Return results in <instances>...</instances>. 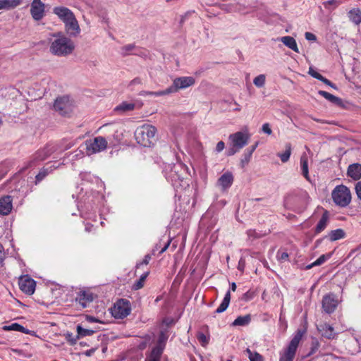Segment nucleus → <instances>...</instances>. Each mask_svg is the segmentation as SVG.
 I'll return each instance as SVG.
<instances>
[{
  "label": "nucleus",
  "mask_w": 361,
  "mask_h": 361,
  "mask_svg": "<svg viewBox=\"0 0 361 361\" xmlns=\"http://www.w3.org/2000/svg\"><path fill=\"white\" fill-rule=\"evenodd\" d=\"M277 257L279 260H286L288 257V254L286 252L278 251Z\"/></svg>",
  "instance_id": "8fccbe9b"
},
{
  "label": "nucleus",
  "mask_w": 361,
  "mask_h": 361,
  "mask_svg": "<svg viewBox=\"0 0 361 361\" xmlns=\"http://www.w3.org/2000/svg\"><path fill=\"white\" fill-rule=\"evenodd\" d=\"M134 48H135L134 44H130L125 45L121 48V54L123 56H126V55L129 54V53L130 51H132L134 49Z\"/></svg>",
  "instance_id": "c03bdc74"
},
{
  "label": "nucleus",
  "mask_w": 361,
  "mask_h": 361,
  "mask_svg": "<svg viewBox=\"0 0 361 361\" xmlns=\"http://www.w3.org/2000/svg\"><path fill=\"white\" fill-rule=\"evenodd\" d=\"M53 36L56 38L51 42L49 47V51L52 54L57 56H66L73 52L75 46L70 38L61 33L54 34Z\"/></svg>",
  "instance_id": "f257e3e1"
},
{
  "label": "nucleus",
  "mask_w": 361,
  "mask_h": 361,
  "mask_svg": "<svg viewBox=\"0 0 361 361\" xmlns=\"http://www.w3.org/2000/svg\"><path fill=\"white\" fill-rule=\"evenodd\" d=\"M230 300H231V293H230V291L228 290L226 293L223 301L221 302L220 305L218 307V308L216 310L215 312L219 314V313L224 312L228 308L229 303H230Z\"/></svg>",
  "instance_id": "bb28decb"
},
{
  "label": "nucleus",
  "mask_w": 361,
  "mask_h": 361,
  "mask_svg": "<svg viewBox=\"0 0 361 361\" xmlns=\"http://www.w3.org/2000/svg\"><path fill=\"white\" fill-rule=\"evenodd\" d=\"M93 300L94 295L89 290H80L75 298V301L78 302L82 308L86 307Z\"/></svg>",
  "instance_id": "4468645a"
},
{
  "label": "nucleus",
  "mask_w": 361,
  "mask_h": 361,
  "mask_svg": "<svg viewBox=\"0 0 361 361\" xmlns=\"http://www.w3.org/2000/svg\"><path fill=\"white\" fill-rule=\"evenodd\" d=\"M140 95L145 96V95H154L156 97H160V96H164L166 94H169V92H168V88H166L164 90L162 91H157V92H149V91H142L140 94Z\"/></svg>",
  "instance_id": "e433bc0d"
},
{
  "label": "nucleus",
  "mask_w": 361,
  "mask_h": 361,
  "mask_svg": "<svg viewBox=\"0 0 361 361\" xmlns=\"http://www.w3.org/2000/svg\"><path fill=\"white\" fill-rule=\"evenodd\" d=\"M239 150H237V148H233V147H232L228 152V156H231V155H233L234 154H235L237 152H238Z\"/></svg>",
  "instance_id": "052dcab7"
},
{
  "label": "nucleus",
  "mask_w": 361,
  "mask_h": 361,
  "mask_svg": "<svg viewBox=\"0 0 361 361\" xmlns=\"http://www.w3.org/2000/svg\"><path fill=\"white\" fill-rule=\"evenodd\" d=\"M170 244V242H168L165 246L161 249V250L160 251V253H163L164 252H165L166 250V249L168 248L169 245Z\"/></svg>",
  "instance_id": "69168bd1"
},
{
  "label": "nucleus",
  "mask_w": 361,
  "mask_h": 361,
  "mask_svg": "<svg viewBox=\"0 0 361 361\" xmlns=\"http://www.w3.org/2000/svg\"><path fill=\"white\" fill-rule=\"evenodd\" d=\"M280 41L283 43L287 47L290 48L293 51L298 53L299 49L296 43L295 39L290 36L282 37Z\"/></svg>",
  "instance_id": "4be33fe9"
},
{
  "label": "nucleus",
  "mask_w": 361,
  "mask_h": 361,
  "mask_svg": "<svg viewBox=\"0 0 361 361\" xmlns=\"http://www.w3.org/2000/svg\"><path fill=\"white\" fill-rule=\"evenodd\" d=\"M344 235L345 233L342 229H336L331 231L329 234V238L331 241H335L341 238H343Z\"/></svg>",
  "instance_id": "2f4dec72"
},
{
  "label": "nucleus",
  "mask_w": 361,
  "mask_h": 361,
  "mask_svg": "<svg viewBox=\"0 0 361 361\" xmlns=\"http://www.w3.org/2000/svg\"><path fill=\"white\" fill-rule=\"evenodd\" d=\"M54 14H56L63 23L69 20L72 17L74 16L73 13L66 7L58 6L55 7L53 10Z\"/></svg>",
  "instance_id": "dca6fc26"
},
{
  "label": "nucleus",
  "mask_w": 361,
  "mask_h": 361,
  "mask_svg": "<svg viewBox=\"0 0 361 361\" xmlns=\"http://www.w3.org/2000/svg\"><path fill=\"white\" fill-rule=\"evenodd\" d=\"M225 147V144L223 141H219L216 147V151L217 152H221Z\"/></svg>",
  "instance_id": "864d4df0"
},
{
  "label": "nucleus",
  "mask_w": 361,
  "mask_h": 361,
  "mask_svg": "<svg viewBox=\"0 0 361 361\" xmlns=\"http://www.w3.org/2000/svg\"><path fill=\"white\" fill-rule=\"evenodd\" d=\"M78 336H86L92 335L94 331L91 329H84L80 325L77 326Z\"/></svg>",
  "instance_id": "4c0bfd02"
},
{
  "label": "nucleus",
  "mask_w": 361,
  "mask_h": 361,
  "mask_svg": "<svg viewBox=\"0 0 361 361\" xmlns=\"http://www.w3.org/2000/svg\"><path fill=\"white\" fill-rule=\"evenodd\" d=\"M243 298L246 300H251L253 298V293L248 291L244 294Z\"/></svg>",
  "instance_id": "bf43d9fd"
},
{
  "label": "nucleus",
  "mask_w": 361,
  "mask_h": 361,
  "mask_svg": "<svg viewBox=\"0 0 361 361\" xmlns=\"http://www.w3.org/2000/svg\"><path fill=\"white\" fill-rule=\"evenodd\" d=\"M57 149L56 146L54 145H47L44 148L37 150L32 155L28 162L27 167H32L38 162L42 161L49 157Z\"/></svg>",
  "instance_id": "0eeeda50"
},
{
  "label": "nucleus",
  "mask_w": 361,
  "mask_h": 361,
  "mask_svg": "<svg viewBox=\"0 0 361 361\" xmlns=\"http://www.w3.org/2000/svg\"><path fill=\"white\" fill-rule=\"evenodd\" d=\"M251 320L250 315L240 316L237 317L233 322V326H245L247 325Z\"/></svg>",
  "instance_id": "c85d7f7f"
},
{
  "label": "nucleus",
  "mask_w": 361,
  "mask_h": 361,
  "mask_svg": "<svg viewBox=\"0 0 361 361\" xmlns=\"http://www.w3.org/2000/svg\"><path fill=\"white\" fill-rule=\"evenodd\" d=\"M86 154L89 156L104 151L108 146L106 139L102 136H97L85 142Z\"/></svg>",
  "instance_id": "39448f33"
},
{
  "label": "nucleus",
  "mask_w": 361,
  "mask_h": 361,
  "mask_svg": "<svg viewBox=\"0 0 361 361\" xmlns=\"http://www.w3.org/2000/svg\"><path fill=\"white\" fill-rule=\"evenodd\" d=\"M265 80H266L265 75L263 74H261V75H259L258 76H257L256 78H255V79L253 80V83L255 84V86H257L258 87H262L264 85Z\"/></svg>",
  "instance_id": "ea45409f"
},
{
  "label": "nucleus",
  "mask_w": 361,
  "mask_h": 361,
  "mask_svg": "<svg viewBox=\"0 0 361 361\" xmlns=\"http://www.w3.org/2000/svg\"><path fill=\"white\" fill-rule=\"evenodd\" d=\"M336 1L335 0H329V1H325L323 3L324 6L327 8V6L329 5H332L334 4H335Z\"/></svg>",
  "instance_id": "0e129e2a"
},
{
  "label": "nucleus",
  "mask_w": 361,
  "mask_h": 361,
  "mask_svg": "<svg viewBox=\"0 0 361 361\" xmlns=\"http://www.w3.org/2000/svg\"><path fill=\"white\" fill-rule=\"evenodd\" d=\"M54 108L59 114L68 116L73 110V103L68 96H63L55 100Z\"/></svg>",
  "instance_id": "1a4fd4ad"
},
{
  "label": "nucleus",
  "mask_w": 361,
  "mask_h": 361,
  "mask_svg": "<svg viewBox=\"0 0 361 361\" xmlns=\"http://www.w3.org/2000/svg\"><path fill=\"white\" fill-rule=\"evenodd\" d=\"M348 18L355 25H359L361 23V10L358 8L350 10L348 13Z\"/></svg>",
  "instance_id": "393cba45"
},
{
  "label": "nucleus",
  "mask_w": 361,
  "mask_h": 361,
  "mask_svg": "<svg viewBox=\"0 0 361 361\" xmlns=\"http://www.w3.org/2000/svg\"><path fill=\"white\" fill-rule=\"evenodd\" d=\"M330 255H322L316 261L306 266L307 269H312L314 266L322 264L328 258L330 257Z\"/></svg>",
  "instance_id": "c9c22d12"
},
{
  "label": "nucleus",
  "mask_w": 361,
  "mask_h": 361,
  "mask_svg": "<svg viewBox=\"0 0 361 361\" xmlns=\"http://www.w3.org/2000/svg\"><path fill=\"white\" fill-rule=\"evenodd\" d=\"M231 289L232 291H235L236 289V284L235 283L233 282L231 285Z\"/></svg>",
  "instance_id": "338daca9"
},
{
  "label": "nucleus",
  "mask_w": 361,
  "mask_h": 361,
  "mask_svg": "<svg viewBox=\"0 0 361 361\" xmlns=\"http://www.w3.org/2000/svg\"><path fill=\"white\" fill-rule=\"evenodd\" d=\"M355 192L357 195V197L361 200V181H359L355 185Z\"/></svg>",
  "instance_id": "3c124183"
},
{
  "label": "nucleus",
  "mask_w": 361,
  "mask_h": 361,
  "mask_svg": "<svg viewBox=\"0 0 361 361\" xmlns=\"http://www.w3.org/2000/svg\"><path fill=\"white\" fill-rule=\"evenodd\" d=\"M300 167L302 170V174L304 177L309 180V171H308V162H307V157L306 154H302L300 157Z\"/></svg>",
  "instance_id": "a878e982"
},
{
  "label": "nucleus",
  "mask_w": 361,
  "mask_h": 361,
  "mask_svg": "<svg viewBox=\"0 0 361 361\" xmlns=\"http://www.w3.org/2000/svg\"><path fill=\"white\" fill-rule=\"evenodd\" d=\"M258 144L259 142H257L255 145H253L252 146L248 147L247 149H246L245 150L247 152H250L252 155V153L255 152V150L256 149V148L258 146Z\"/></svg>",
  "instance_id": "5fc2aeb1"
},
{
  "label": "nucleus",
  "mask_w": 361,
  "mask_h": 361,
  "mask_svg": "<svg viewBox=\"0 0 361 361\" xmlns=\"http://www.w3.org/2000/svg\"><path fill=\"white\" fill-rule=\"evenodd\" d=\"M197 338L203 346H206L209 343V338L204 335L203 333L199 332L197 334Z\"/></svg>",
  "instance_id": "37998d69"
},
{
  "label": "nucleus",
  "mask_w": 361,
  "mask_h": 361,
  "mask_svg": "<svg viewBox=\"0 0 361 361\" xmlns=\"http://www.w3.org/2000/svg\"><path fill=\"white\" fill-rule=\"evenodd\" d=\"M329 221V212L325 211L319 221L316 228L315 233H319L325 229Z\"/></svg>",
  "instance_id": "5701e85b"
},
{
  "label": "nucleus",
  "mask_w": 361,
  "mask_h": 361,
  "mask_svg": "<svg viewBox=\"0 0 361 361\" xmlns=\"http://www.w3.org/2000/svg\"><path fill=\"white\" fill-rule=\"evenodd\" d=\"M4 259V247L1 244H0V264L3 262Z\"/></svg>",
  "instance_id": "4d7b16f0"
},
{
  "label": "nucleus",
  "mask_w": 361,
  "mask_h": 361,
  "mask_svg": "<svg viewBox=\"0 0 361 361\" xmlns=\"http://www.w3.org/2000/svg\"><path fill=\"white\" fill-rule=\"evenodd\" d=\"M79 337L80 336H78L76 338H74V337H73L72 334H66V338L71 343V345H74L76 343V341Z\"/></svg>",
  "instance_id": "603ef678"
},
{
  "label": "nucleus",
  "mask_w": 361,
  "mask_h": 361,
  "mask_svg": "<svg viewBox=\"0 0 361 361\" xmlns=\"http://www.w3.org/2000/svg\"><path fill=\"white\" fill-rule=\"evenodd\" d=\"M135 105L133 103H128V102H122L118 106H117L115 108V110L117 111L126 112V111H129L133 110L135 109Z\"/></svg>",
  "instance_id": "7c9ffc66"
},
{
  "label": "nucleus",
  "mask_w": 361,
  "mask_h": 361,
  "mask_svg": "<svg viewBox=\"0 0 361 361\" xmlns=\"http://www.w3.org/2000/svg\"><path fill=\"white\" fill-rule=\"evenodd\" d=\"M250 137V135L247 131H238L231 134L228 139L231 146L240 150L247 145Z\"/></svg>",
  "instance_id": "6e6552de"
},
{
  "label": "nucleus",
  "mask_w": 361,
  "mask_h": 361,
  "mask_svg": "<svg viewBox=\"0 0 361 361\" xmlns=\"http://www.w3.org/2000/svg\"><path fill=\"white\" fill-rule=\"evenodd\" d=\"M157 128L149 124L138 127L135 132L137 142L144 147H150L156 142Z\"/></svg>",
  "instance_id": "f03ea898"
},
{
  "label": "nucleus",
  "mask_w": 361,
  "mask_h": 361,
  "mask_svg": "<svg viewBox=\"0 0 361 361\" xmlns=\"http://www.w3.org/2000/svg\"><path fill=\"white\" fill-rule=\"evenodd\" d=\"M35 281L27 275L20 277L19 287L25 293L32 295L35 290Z\"/></svg>",
  "instance_id": "f8f14e48"
},
{
  "label": "nucleus",
  "mask_w": 361,
  "mask_h": 361,
  "mask_svg": "<svg viewBox=\"0 0 361 361\" xmlns=\"http://www.w3.org/2000/svg\"><path fill=\"white\" fill-rule=\"evenodd\" d=\"M233 182V176L231 172L224 173L218 179V185L221 187L223 190L228 188Z\"/></svg>",
  "instance_id": "6ab92c4d"
},
{
  "label": "nucleus",
  "mask_w": 361,
  "mask_h": 361,
  "mask_svg": "<svg viewBox=\"0 0 361 361\" xmlns=\"http://www.w3.org/2000/svg\"><path fill=\"white\" fill-rule=\"evenodd\" d=\"M30 14L35 20H42L45 16V4L41 0H32L30 4Z\"/></svg>",
  "instance_id": "9b49d317"
},
{
  "label": "nucleus",
  "mask_w": 361,
  "mask_h": 361,
  "mask_svg": "<svg viewBox=\"0 0 361 361\" xmlns=\"http://www.w3.org/2000/svg\"><path fill=\"white\" fill-rule=\"evenodd\" d=\"M3 329L5 331H16L19 332H26L25 329L18 323H13L8 326H4Z\"/></svg>",
  "instance_id": "72a5a7b5"
},
{
  "label": "nucleus",
  "mask_w": 361,
  "mask_h": 361,
  "mask_svg": "<svg viewBox=\"0 0 361 361\" xmlns=\"http://www.w3.org/2000/svg\"><path fill=\"white\" fill-rule=\"evenodd\" d=\"M331 197L335 204L340 207L349 205L352 199L350 189L344 185L336 186L332 190Z\"/></svg>",
  "instance_id": "7ed1b4c3"
},
{
  "label": "nucleus",
  "mask_w": 361,
  "mask_h": 361,
  "mask_svg": "<svg viewBox=\"0 0 361 361\" xmlns=\"http://www.w3.org/2000/svg\"><path fill=\"white\" fill-rule=\"evenodd\" d=\"M23 0H0V10H10L21 5Z\"/></svg>",
  "instance_id": "412c9836"
},
{
  "label": "nucleus",
  "mask_w": 361,
  "mask_h": 361,
  "mask_svg": "<svg viewBox=\"0 0 361 361\" xmlns=\"http://www.w3.org/2000/svg\"><path fill=\"white\" fill-rule=\"evenodd\" d=\"M131 304L126 299H119L110 309V312L115 319H123L131 312Z\"/></svg>",
  "instance_id": "423d86ee"
},
{
  "label": "nucleus",
  "mask_w": 361,
  "mask_h": 361,
  "mask_svg": "<svg viewBox=\"0 0 361 361\" xmlns=\"http://www.w3.org/2000/svg\"><path fill=\"white\" fill-rule=\"evenodd\" d=\"M147 273L142 274L138 280H137L132 286V289L137 290L142 288L144 286L145 281L147 277Z\"/></svg>",
  "instance_id": "473e14b6"
},
{
  "label": "nucleus",
  "mask_w": 361,
  "mask_h": 361,
  "mask_svg": "<svg viewBox=\"0 0 361 361\" xmlns=\"http://www.w3.org/2000/svg\"><path fill=\"white\" fill-rule=\"evenodd\" d=\"M308 73L313 78L319 80H322V79H324V77L319 73H317L314 68H309V71H308Z\"/></svg>",
  "instance_id": "a18cd8bd"
},
{
  "label": "nucleus",
  "mask_w": 361,
  "mask_h": 361,
  "mask_svg": "<svg viewBox=\"0 0 361 361\" xmlns=\"http://www.w3.org/2000/svg\"><path fill=\"white\" fill-rule=\"evenodd\" d=\"M142 83V80L140 78H135L130 81V85H140Z\"/></svg>",
  "instance_id": "6e6d98bb"
},
{
  "label": "nucleus",
  "mask_w": 361,
  "mask_h": 361,
  "mask_svg": "<svg viewBox=\"0 0 361 361\" xmlns=\"http://www.w3.org/2000/svg\"><path fill=\"white\" fill-rule=\"evenodd\" d=\"M348 176L352 178L355 180H357L361 178V164H350L347 171Z\"/></svg>",
  "instance_id": "aec40b11"
},
{
  "label": "nucleus",
  "mask_w": 361,
  "mask_h": 361,
  "mask_svg": "<svg viewBox=\"0 0 361 361\" xmlns=\"http://www.w3.org/2000/svg\"><path fill=\"white\" fill-rule=\"evenodd\" d=\"M195 82V78L190 76L176 78L173 80L172 85L168 87V92L169 94L177 92L179 90L193 85Z\"/></svg>",
  "instance_id": "9d476101"
},
{
  "label": "nucleus",
  "mask_w": 361,
  "mask_h": 361,
  "mask_svg": "<svg viewBox=\"0 0 361 361\" xmlns=\"http://www.w3.org/2000/svg\"><path fill=\"white\" fill-rule=\"evenodd\" d=\"M319 346H320V344H319V341L317 339H314L311 343L310 351L307 355L310 356V355H313L314 353H315L319 348Z\"/></svg>",
  "instance_id": "79ce46f5"
},
{
  "label": "nucleus",
  "mask_w": 361,
  "mask_h": 361,
  "mask_svg": "<svg viewBox=\"0 0 361 361\" xmlns=\"http://www.w3.org/2000/svg\"><path fill=\"white\" fill-rule=\"evenodd\" d=\"M162 351L163 349L159 346L154 348L147 361H160Z\"/></svg>",
  "instance_id": "cd10ccee"
},
{
  "label": "nucleus",
  "mask_w": 361,
  "mask_h": 361,
  "mask_svg": "<svg viewBox=\"0 0 361 361\" xmlns=\"http://www.w3.org/2000/svg\"><path fill=\"white\" fill-rule=\"evenodd\" d=\"M319 94L324 97L326 99L331 102L333 104L341 106L342 104V100L339 97H337L326 91L319 90Z\"/></svg>",
  "instance_id": "b1692460"
},
{
  "label": "nucleus",
  "mask_w": 361,
  "mask_h": 361,
  "mask_svg": "<svg viewBox=\"0 0 361 361\" xmlns=\"http://www.w3.org/2000/svg\"><path fill=\"white\" fill-rule=\"evenodd\" d=\"M92 228H93V225L90 224H85V231L87 232H90L92 231Z\"/></svg>",
  "instance_id": "e2e57ef3"
},
{
  "label": "nucleus",
  "mask_w": 361,
  "mask_h": 361,
  "mask_svg": "<svg viewBox=\"0 0 361 361\" xmlns=\"http://www.w3.org/2000/svg\"><path fill=\"white\" fill-rule=\"evenodd\" d=\"M64 23L66 30L70 35L76 36L80 33V29L75 16Z\"/></svg>",
  "instance_id": "f3484780"
},
{
  "label": "nucleus",
  "mask_w": 361,
  "mask_h": 361,
  "mask_svg": "<svg viewBox=\"0 0 361 361\" xmlns=\"http://www.w3.org/2000/svg\"><path fill=\"white\" fill-rule=\"evenodd\" d=\"M291 150H292L291 145L290 143H287L286 145L285 152L283 153H278V157H280V159L283 163H286L289 160L290 154H291Z\"/></svg>",
  "instance_id": "c756f323"
},
{
  "label": "nucleus",
  "mask_w": 361,
  "mask_h": 361,
  "mask_svg": "<svg viewBox=\"0 0 361 361\" xmlns=\"http://www.w3.org/2000/svg\"><path fill=\"white\" fill-rule=\"evenodd\" d=\"M303 336V332L298 330L289 343L288 347L280 353L279 361H293L297 348Z\"/></svg>",
  "instance_id": "20e7f679"
},
{
  "label": "nucleus",
  "mask_w": 361,
  "mask_h": 361,
  "mask_svg": "<svg viewBox=\"0 0 361 361\" xmlns=\"http://www.w3.org/2000/svg\"><path fill=\"white\" fill-rule=\"evenodd\" d=\"M93 350H87L85 354V355L87 356H90L92 355V353H93Z\"/></svg>",
  "instance_id": "774afa93"
},
{
  "label": "nucleus",
  "mask_w": 361,
  "mask_h": 361,
  "mask_svg": "<svg viewBox=\"0 0 361 361\" xmlns=\"http://www.w3.org/2000/svg\"><path fill=\"white\" fill-rule=\"evenodd\" d=\"M338 300L333 294L326 295L322 300V307L326 313L331 314L336 310Z\"/></svg>",
  "instance_id": "ddd939ff"
},
{
  "label": "nucleus",
  "mask_w": 361,
  "mask_h": 361,
  "mask_svg": "<svg viewBox=\"0 0 361 361\" xmlns=\"http://www.w3.org/2000/svg\"><path fill=\"white\" fill-rule=\"evenodd\" d=\"M13 198L11 195H5L0 197V214L8 215L13 209Z\"/></svg>",
  "instance_id": "2eb2a0df"
},
{
  "label": "nucleus",
  "mask_w": 361,
  "mask_h": 361,
  "mask_svg": "<svg viewBox=\"0 0 361 361\" xmlns=\"http://www.w3.org/2000/svg\"><path fill=\"white\" fill-rule=\"evenodd\" d=\"M49 173V171L48 169H42L39 171L38 174L36 176V181L35 183L37 184L40 181H42Z\"/></svg>",
  "instance_id": "a19ab883"
},
{
  "label": "nucleus",
  "mask_w": 361,
  "mask_h": 361,
  "mask_svg": "<svg viewBox=\"0 0 361 361\" xmlns=\"http://www.w3.org/2000/svg\"><path fill=\"white\" fill-rule=\"evenodd\" d=\"M318 331L322 334V336L328 339H334L336 338L337 334L334 331V328L328 324H322L317 326Z\"/></svg>",
  "instance_id": "a211bd4d"
},
{
  "label": "nucleus",
  "mask_w": 361,
  "mask_h": 361,
  "mask_svg": "<svg viewBox=\"0 0 361 361\" xmlns=\"http://www.w3.org/2000/svg\"><path fill=\"white\" fill-rule=\"evenodd\" d=\"M245 353L250 361H263L262 356L257 352H252L249 348H247Z\"/></svg>",
  "instance_id": "f704fd0d"
},
{
  "label": "nucleus",
  "mask_w": 361,
  "mask_h": 361,
  "mask_svg": "<svg viewBox=\"0 0 361 361\" xmlns=\"http://www.w3.org/2000/svg\"><path fill=\"white\" fill-rule=\"evenodd\" d=\"M252 157V154L250 152H247L246 150H245L243 158L240 160V166L242 168H244L247 164L250 162V159Z\"/></svg>",
  "instance_id": "58836bf2"
},
{
  "label": "nucleus",
  "mask_w": 361,
  "mask_h": 361,
  "mask_svg": "<svg viewBox=\"0 0 361 361\" xmlns=\"http://www.w3.org/2000/svg\"><path fill=\"white\" fill-rule=\"evenodd\" d=\"M305 39L308 41L315 42L317 40V37L314 34L309 32H306L305 34Z\"/></svg>",
  "instance_id": "09e8293b"
},
{
  "label": "nucleus",
  "mask_w": 361,
  "mask_h": 361,
  "mask_svg": "<svg viewBox=\"0 0 361 361\" xmlns=\"http://www.w3.org/2000/svg\"><path fill=\"white\" fill-rule=\"evenodd\" d=\"M321 81H322V82H323L324 84H326V85H329V86H331V87H334V88H336L335 85H334V84H333V83H332L330 80H329L328 79L325 78L324 77V79H322Z\"/></svg>",
  "instance_id": "13d9d810"
},
{
  "label": "nucleus",
  "mask_w": 361,
  "mask_h": 361,
  "mask_svg": "<svg viewBox=\"0 0 361 361\" xmlns=\"http://www.w3.org/2000/svg\"><path fill=\"white\" fill-rule=\"evenodd\" d=\"M249 235H253L255 238H260L262 236L261 234L257 233L255 231H249Z\"/></svg>",
  "instance_id": "680f3d73"
},
{
  "label": "nucleus",
  "mask_w": 361,
  "mask_h": 361,
  "mask_svg": "<svg viewBox=\"0 0 361 361\" xmlns=\"http://www.w3.org/2000/svg\"><path fill=\"white\" fill-rule=\"evenodd\" d=\"M262 130L267 135H271L272 133V130H271L270 126L268 123H264L262 125Z\"/></svg>",
  "instance_id": "de8ad7c7"
},
{
  "label": "nucleus",
  "mask_w": 361,
  "mask_h": 361,
  "mask_svg": "<svg viewBox=\"0 0 361 361\" xmlns=\"http://www.w3.org/2000/svg\"><path fill=\"white\" fill-rule=\"evenodd\" d=\"M151 257L149 255H145V258L140 263H137L136 265V269H142V265H147L149 261L150 260Z\"/></svg>",
  "instance_id": "49530a36"
}]
</instances>
